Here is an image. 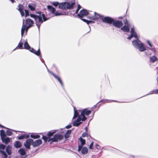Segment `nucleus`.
Masks as SVG:
<instances>
[{
    "label": "nucleus",
    "instance_id": "c9c22d12",
    "mask_svg": "<svg viewBox=\"0 0 158 158\" xmlns=\"http://www.w3.org/2000/svg\"><path fill=\"white\" fill-rule=\"evenodd\" d=\"M31 137L35 139H39L40 138V136L39 135H34L31 134Z\"/></svg>",
    "mask_w": 158,
    "mask_h": 158
},
{
    "label": "nucleus",
    "instance_id": "7ed1b4c3",
    "mask_svg": "<svg viewBox=\"0 0 158 158\" xmlns=\"http://www.w3.org/2000/svg\"><path fill=\"white\" fill-rule=\"evenodd\" d=\"M91 112V110H88L86 109H84L81 111V114L79 115L82 118L83 120L85 121L87 118H86L85 117V115H88Z\"/></svg>",
    "mask_w": 158,
    "mask_h": 158
},
{
    "label": "nucleus",
    "instance_id": "423d86ee",
    "mask_svg": "<svg viewBox=\"0 0 158 158\" xmlns=\"http://www.w3.org/2000/svg\"><path fill=\"white\" fill-rule=\"evenodd\" d=\"M84 121V120H83L82 118L79 115L76 121H74L73 125L74 126L77 127L82 123V121Z\"/></svg>",
    "mask_w": 158,
    "mask_h": 158
},
{
    "label": "nucleus",
    "instance_id": "f257e3e1",
    "mask_svg": "<svg viewBox=\"0 0 158 158\" xmlns=\"http://www.w3.org/2000/svg\"><path fill=\"white\" fill-rule=\"evenodd\" d=\"M130 32L131 35L127 37V39L130 40L133 37L136 38V40H133L132 42L134 47L138 49L140 52H143L145 50L146 47L143 44L139 39L135 31L134 27L131 28Z\"/></svg>",
    "mask_w": 158,
    "mask_h": 158
},
{
    "label": "nucleus",
    "instance_id": "ea45409f",
    "mask_svg": "<svg viewBox=\"0 0 158 158\" xmlns=\"http://www.w3.org/2000/svg\"><path fill=\"white\" fill-rule=\"evenodd\" d=\"M42 139L44 140L45 142H46L48 139H49V137L43 135L42 137Z\"/></svg>",
    "mask_w": 158,
    "mask_h": 158
},
{
    "label": "nucleus",
    "instance_id": "20e7f679",
    "mask_svg": "<svg viewBox=\"0 0 158 158\" xmlns=\"http://www.w3.org/2000/svg\"><path fill=\"white\" fill-rule=\"evenodd\" d=\"M63 138V136L61 135H55L53 138L49 139L48 141H52V142L57 141L58 140L61 139Z\"/></svg>",
    "mask_w": 158,
    "mask_h": 158
},
{
    "label": "nucleus",
    "instance_id": "6e6552de",
    "mask_svg": "<svg viewBox=\"0 0 158 158\" xmlns=\"http://www.w3.org/2000/svg\"><path fill=\"white\" fill-rule=\"evenodd\" d=\"M64 6L65 7V9H72L73 8L74 5L75 4V3L72 2L70 3L69 2H64Z\"/></svg>",
    "mask_w": 158,
    "mask_h": 158
},
{
    "label": "nucleus",
    "instance_id": "de8ad7c7",
    "mask_svg": "<svg viewBox=\"0 0 158 158\" xmlns=\"http://www.w3.org/2000/svg\"><path fill=\"white\" fill-rule=\"evenodd\" d=\"M55 16H58L62 15L63 14L61 13L56 12L54 13Z\"/></svg>",
    "mask_w": 158,
    "mask_h": 158
},
{
    "label": "nucleus",
    "instance_id": "ddd939ff",
    "mask_svg": "<svg viewBox=\"0 0 158 158\" xmlns=\"http://www.w3.org/2000/svg\"><path fill=\"white\" fill-rule=\"evenodd\" d=\"M113 24L114 26L118 28H120L123 25V23L122 21L118 20L115 21H113Z\"/></svg>",
    "mask_w": 158,
    "mask_h": 158
},
{
    "label": "nucleus",
    "instance_id": "a211bd4d",
    "mask_svg": "<svg viewBox=\"0 0 158 158\" xmlns=\"http://www.w3.org/2000/svg\"><path fill=\"white\" fill-rule=\"evenodd\" d=\"M49 72L51 73L54 77L57 80L60 82V84H61L62 86H63V83L60 79V78L58 76H57L56 74H55L54 73H52V72Z\"/></svg>",
    "mask_w": 158,
    "mask_h": 158
},
{
    "label": "nucleus",
    "instance_id": "4468645a",
    "mask_svg": "<svg viewBox=\"0 0 158 158\" xmlns=\"http://www.w3.org/2000/svg\"><path fill=\"white\" fill-rule=\"evenodd\" d=\"M18 10L20 12L22 16H23L25 15V13L23 11L24 7L21 5L19 4L18 6Z\"/></svg>",
    "mask_w": 158,
    "mask_h": 158
},
{
    "label": "nucleus",
    "instance_id": "b1692460",
    "mask_svg": "<svg viewBox=\"0 0 158 158\" xmlns=\"http://www.w3.org/2000/svg\"><path fill=\"white\" fill-rule=\"evenodd\" d=\"M32 50H33V51H32V52L34 53V54H35L36 55L38 56H39L40 57V58H41V56L40 55V49H39L37 52L34 49H32Z\"/></svg>",
    "mask_w": 158,
    "mask_h": 158
},
{
    "label": "nucleus",
    "instance_id": "58836bf2",
    "mask_svg": "<svg viewBox=\"0 0 158 158\" xmlns=\"http://www.w3.org/2000/svg\"><path fill=\"white\" fill-rule=\"evenodd\" d=\"M55 132V131L48 132L47 134V135L48 137H49V138H50L53 135Z\"/></svg>",
    "mask_w": 158,
    "mask_h": 158
},
{
    "label": "nucleus",
    "instance_id": "1a4fd4ad",
    "mask_svg": "<svg viewBox=\"0 0 158 158\" xmlns=\"http://www.w3.org/2000/svg\"><path fill=\"white\" fill-rule=\"evenodd\" d=\"M33 142V140L31 139H28L24 143V145L25 147L28 148L30 149V146L32 144Z\"/></svg>",
    "mask_w": 158,
    "mask_h": 158
},
{
    "label": "nucleus",
    "instance_id": "0eeeda50",
    "mask_svg": "<svg viewBox=\"0 0 158 158\" xmlns=\"http://www.w3.org/2000/svg\"><path fill=\"white\" fill-rule=\"evenodd\" d=\"M88 14L89 12L87 10L83 9L80 10L79 13L78 14L77 16L80 18H82L84 16H86Z\"/></svg>",
    "mask_w": 158,
    "mask_h": 158
},
{
    "label": "nucleus",
    "instance_id": "5701e85b",
    "mask_svg": "<svg viewBox=\"0 0 158 158\" xmlns=\"http://www.w3.org/2000/svg\"><path fill=\"white\" fill-rule=\"evenodd\" d=\"M2 141L5 143L6 144L10 142V139L8 137H5L2 139Z\"/></svg>",
    "mask_w": 158,
    "mask_h": 158
},
{
    "label": "nucleus",
    "instance_id": "f3484780",
    "mask_svg": "<svg viewBox=\"0 0 158 158\" xmlns=\"http://www.w3.org/2000/svg\"><path fill=\"white\" fill-rule=\"evenodd\" d=\"M42 143V141L40 139H37L32 142V145L34 147L40 145Z\"/></svg>",
    "mask_w": 158,
    "mask_h": 158
},
{
    "label": "nucleus",
    "instance_id": "f03ea898",
    "mask_svg": "<svg viewBox=\"0 0 158 158\" xmlns=\"http://www.w3.org/2000/svg\"><path fill=\"white\" fill-rule=\"evenodd\" d=\"M36 13L39 14V15H37L31 14L30 16L31 17L34 19L36 25L39 31L41 25L44 22L47 20L48 19L45 17L44 14H41V12H36Z\"/></svg>",
    "mask_w": 158,
    "mask_h": 158
},
{
    "label": "nucleus",
    "instance_id": "4c0bfd02",
    "mask_svg": "<svg viewBox=\"0 0 158 158\" xmlns=\"http://www.w3.org/2000/svg\"><path fill=\"white\" fill-rule=\"evenodd\" d=\"M5 147V145L0 144V152H1V151H2V150H4Z\"/></svg>",
    "mask_w": 158,
    "mask_h": 158
},
{
    "label": "nucleus",
    "instance_id": "c03bdc74",
    "mask_svg": "<svg viewBox=\"0 0 158 158\" xmlns=\"http://www.w3.org/2000/svg\"><path fill=\"white\" fill-rule=\"evenodd\" d=\"M88 134L86 132L83 133L82 134V136L83 137H84L86 136H87Z\"/></svg>",
    "mask_w": 158,
    "mask_h": 158
},
{
    "label": "nucleus",
    "instance_id": "052dcab7",
    "mask_svg": "<svg viewBox=\"0 0 158 158\" xmlns=\"http://www.w3.org/2000/svg\"><path fill=\"white\" fill-rule=\"evenodd\" d=\"M94 106V108H95L96 107V106Z\"/></svg>",
    "mask_w": 158,
    "mask_h": 158
},
{
    "label": "nucleus",
    "instance_id": "8fccbe9b",
    "mask_svg": "<svg viewBox=\"0 0 158 158\" xmlns=\"http://www.w3.org/2000/svg\"><path fill=\"white\" fill-rule=\"evenodd\" d=\"M147 43H148V44L151 47H152V44H151V42H150V41L149 40H147Z\"/></svg>",
    "mask_w": 158,
    "mask_h": 158
},
{
    "label": "nucleus",
    "instance_id": "37998d69",
    "mask_svg": "<svg viewBox=\"0 0 158 158\" xmlns=\"http://www.w3.org/2000/svg\"><path fill=\"white\" fill-rule=\"evenodd\" d=\"M151 92H152L153 94H158V89L156 90H153L151 91Z\"/></svg>",
    "mask_w": 158,
    "mask_h": 158
},
{
    "label": "nucleus",
    "instance_id": "4d7b16f0",
    "mask_svg": "<svg viewBox=\"0 0 158 158\" xmlns=\"http://www.w3.org/2000/svg\"><path fill=\"white\" fill-rule=\"evenodd\" d=\"M79 10V9H77L76 10V14H77V13H78V12Z\"/></svg>",
    "mask_w": 158,
    "mask_h": 158
},
{
    "label": "nucleus",
    "instance_id": "a19ab883",
    "mask_svg": "<svg viewBox=\"0 0 158 158\" xmlns=\"http://www.w3.org/2000/svg\"><path fill=\"white\" fill-rule=\"evenodd\" d=\"M25 16L26 17H27L29 15V12L28 10H25Z\"/></svg>",
    "mask_w": 158,
    "mask_h": 158
},
{
    "label": "nucleus",
    "instance_id": "13d9d810",
    "mask_svg": "<svg viewBox=\"0 0 158 158\" xmlns=\"http://www.w3.org/2000/svg\"><path fill=\"white\" fill-rule=\"evenodd\" d=\"M0 127H1L3 128H5V127L1 125V124H0Z\"/></svg>",
    "mask_w": 158,
    "mask_h": 158
},
{
    "label": "nucleus",
    "instance_id": "4be33fe9",
    "mask_svg": "<svg viewBox=\"0 0 158 158\" xmlns=\"http://www.w3.org/2000/svg\"><path fill=\"white\" fill-rule=\"evenodd\" d=\"M158 60L156 56H152L150 58V61L152 63H154L157 61Z\"/></svg>",
    "mask_w": 158,
    "mask_h": 158
},
{
    "label": "nucleus",
    "instance_id": "473e14b6",
    "mask_svg": "<svg viewBox=\"0 0 158 158\" xmlns=\"http://www.w3.org/2000/svg\"><path fill=\"white\" fill-rule=\"evenodd\" d=\"M74 116L73 117V119H74L76 117H77L78 116V115L79 113L78 112V111L75 110V107H74Z\"/></svg>",
    "mask_w": 158,
    "mask_h": 158
},
{
    "label": "nucleus",
    "instance_id": "2f4dec72",
    "mask_svg": "<svg viewBox=\"0 0 158 158\" xmlns=\"http://www.w3.org/2000/svg\"><path fill=\"white\" fill-rule=\"evenodd\" d=\"M0 135L2 139L6 137L5 133L4 130H2L0 131Z\"/></svg>",
    "mask_w": 158,
    "mask_h": 158
},
{
    "label": "nucleus",
    "instance_id": "39448f33",
    "mask_svg": "<svg viewBox=\"0 0 158 158\" xmlns=\"http://www.w3.org/2000/svg\"><path fill=\"white\" fill-rule=\"evenodd\" d=\"M124 22L125 25L121 28V30L124 31L128 32L130 31V27L131 26L127 22L126 19L124 20Z\"/></svg>",
    "mask_w": 158,
    "mask_h": 158
},
{
    "label": "nucleus",
    "instance_id": "393cba45",
    "mask_svg": "<svg viewBox=\"0 0 158 158\" xmlns=\"http://www.w3.org/2000/svg\"><path fill=\"white\" fill-rule=\"evenodd\" d=\"M14 146L16 148H19L21 147L22 143L20 141H17L14 143Z\"/></svg>",
    "mask_w": 158,
    "mask_h": 158
},
{
    "label": "nucleus",
    "instance_id": "aec40b11",
    "mask_svg": "<svg viewBox=\"0 0 158 158\" xmlns=\"http://www.w3.org/2000/svg\"><path fill=\"white\" fill-rule=\"evenodd\" d=\"M28 7L32 11H34L36 8V6L35 4H29L28 5Z\"/></svg>",
    "mask_w": 158,
    "mask_h": 158
},
{
    "label": "nucleus",
    "instance_id": "680f3d73",
    "mask_svg": "<svg viewBox=\"0 0 158 158\" xmlns=\"http://www.w3.org/2000/svg\"><path fill=\"white\" fill-rule=\"evenodd\" d=\"M89 29H90V26H89Z\"/></svg>",
    "mask_w": 158,
    "mask_h": 158
},
{
    "label": "nucleus",
    "instance_id": "864d4df0",
    "mask_svg": "<svg viewBox=\"0 0 158 158\" xmlns=\"http://www.w3.org/2000/svg\"><path fill=\"white\" fill-rule=\"evenodd\" d=\"M81 8V6L79 4H78V5L77 9H78L79 10H80Z\"/></svg>",
    "mask_w": 158,
    "mask_h": 158
},
{
    "label": "nucleus",
    "instance_id": "f8f14e48",
    "mask_svg": "<svg viewBox=\"0 0 158 158\" xmlns=\"http://www.w3.org/2000/svg\"><path fill=\"white\" fill-rule=\"evenodd\" d=\"M79 140L81 142V144L78 145V152H79L81 151V148H82L83 145L85 144V140L82 139L81 137L79 139Z\"/></svg>",
    "mask_w": 158,
    "mask_h": 158
},
{
    "label": "nucleus",
    "instance_id": "a878e982",
    "mask_svg": "<svg viewBox=\"0 0 158 158\" xmlns=\"http://www.w3.org/2000/svg\"><path fill=\"white\" fill-rule=\"evenodd\" d=\"M18 153L21 156H24L25 154L26 151L25 150L21 148L18 151Z\"/></svg>",
    "mask_w": 158,
    "mask_h": 158
},
{
    "label": "nucleus",
    "instance_id": "9b49d317",
    "mask_svg": "<svg viewBox=\"0 0 158 158\" xmlns=\"http://www.w3.org/2000/svg\"><path fill=\"white\" fill-rule=\"evenodd\" d=\"M24 20H23V22H24ZM24 23H23V25L22 26L21 31V35L22 36L23 35L24 32L25 30H26V33L27 32V31L28 29L30 27H29V26H26V25H24Z\"/></svg>",
    "mask_w": 158,
    "mask_h": 158
},
{
    "label": "nucleus",
    "instance_id": "09e8293b",
    "mask_svg": "<svg viewBox=\"0 0 158 158\" xmlns=\"http://www.w3.org/2000/svg\"><path fill=\"white\" fill-rule=\"evenodd\" d=\"M58 4V3L57 2H55L53 3V5L56 6H57Z\"/></svg>",
    "mask_w": 158,
    "mask_h": 158
},
{
    "label": "nucleus",
    "instance_id": "603ef678",
    "mask_svg": "<svg viewBox=\"0 0 158 158\" xmlns=\"http://www.w3.org/2000/svg\"><path fill=\"white\" fill-rule=\"evenodd\" d=\"M96 148L97 149H98L99 148V146L97 144L96 146Z\"/></svg>",
    "mask_w": 158,
    "mask_h": 158
},
{
    "label": "nucleus",
    "instance_id": "c85d7f7f",
    "mask_svg": "<svg viewBox=\"0 0 158 158\" xmlns=\"http://www.w3.org/2000/svg\"><path fill=\"white\" fill-rule=\"evenodd\" d=\"M24 48L26 49H29L31 48L30 46L29 45L27 41L25 42L24 44Z\"/></svg>",
    "mask_w": 158,
    "mask_h": 158
},
{
    "label": "nucleus",
    "instance_id": "f704fd0d",
    "mask_svg": "<svg viewBox=\"0 0 158 158\" xmlns=\"http://www.w3.org/2000/svg\"><path fill=\"white\" fill-rule=\"evenodd\" d=\"M1 153L2 155V158H7V155L4 151H1Z\"/></svg>",
    "mask_w": 158,
    "mask_h": 158
},
{
    "label": "nucleus",
    "instance_id": "bf43d9fd",
    "mask_svg": "<svg viewBox=\"0 0 158 158\" xmlns=\"http://www.w3.org/2000/svg\"><path fill=\"white\" fill-rule=\"evenodd\" d=\"M153 94V93L152 92H151V91L148 94Z\"/></svg>",
    "mask_w": 158,
    "mask_h": 158
},
{
    "label": "nucleus",
    "instance_id": "79ce46f5",
    "mask_svg": "<svg viewBox=\"0 0 158 158\" xmlns=\"http://www.w3.org/2000/svg\"><path fill=\"white\" fill-rule=\"evenodd\" d=\"M12 133L10 131H7L6 132V135H8L10 136L12 135Z\"/></svg>",
    "mask_w": 158,
    "mask_h": 158
},
{
    "label": "nucleus",
    "instance_id": "5fc2aeb1",
    "mask_svg": "<svg viewBox=\"0 0 158 158\" xmlns=\"http://www.w3.org/2000/svg\"><path fill=\"white\" fill-rule=\"evenodd\" d=\"M32 49H33V48H30V49H29V51H30V52H32V51H33V50H32Z\"/></svg>",
    "mask_w": 158,
    "mask_h": 158
},
{
    "label": "nucleus",
    "instance_id": "6e6d98bb",
    "mask_svg": "<svg viewBox=\"0 0 158 158\" xmlns=\"http://www.w3.org/2000/svg\"><path fill=\"white\" fill-rule=\"evenodd\" d=\"M12 3H13L15 2V0H9Z\"/></svg>",
    "mask_w": 158,
    "mask_h": 158
},
{
    "label": "nucleus",
    "instance_id": "dca6fc26",
    "mask_svg": "<svg viewBox=\"0 0 158 158\" xmlns=\"http://www.w3.org/2000/svg\"><path fill=\"white\" fill-rule=\"evenodd\" d=\"M101 17V16L98 14H97L96 12H94V16L92 17H89L88 18L94 20L98 19Z\"/></svg>",
    "mask_w": 158,
    "mask_h": 158
},
{
    "label": "nucleus",
    "instance_id": "a18cd8bd",
    "mask_svg": "<svg viewBox=\"0 0 158 158\" xmlns=\"http://www.w3.org/2000/svg\"><path fill=\"white\" fill-rule=\"evenodd\" d=\"M93 142H92L90 144V145L89 146V148L91 149H92L93 148Z\"/></svg>",
    "mask_w": 158,
    "mask_h": 158
},
{
    "label": "nucleus",
    "instance_id": "bb28decb",
    "mask_svg": "<svg viewBox=\"0 0 158 158\" xmlns=\"http://www.w3.org/2000/svg\"><path fill=\"white\" fill-rule=\"evenodd\" d=\"M47 7L48 9L52 13H54L55 9L54 8L50 5L48 6Z\"/></svg>",
    "mask_w": 158,
    "mask_h": 158
},
{
    "label": "nucleus",
    "instance_id": "9d476101",
    "mask_svg": "<svg viewBox=\"0 0 158 158\" xmlns=\"http://www.w3.org/2000/svg\"><path fill=\"white\" fill-rule=\"evenodd\" d=\"M103 22L104 23L111 24L113 22L114 20L111 18L108 17H105L102 19Z\"/></svg>",
    "mask_w": 158,
    "mask_h": 158
},
{
    "label": "nucleus",
    "instance_id": "c756f323",
    "mask_svg": "<svg viewBox=\"0 0 158 158\" xmlns=\"http://www.w3.org/2000/svg\"><path fill=\"white\" fill-rule=\"evenodd\" d=\"M23 43L21 42H20L18 46L16 47V49H18V48H19V49H23Z\"/></svg>",
    "mask_w": 158,
    "mask_h": 158
},
{
    "label": "nucleus",
    "instance_id": "2eb2a0df",
    "mask_svg": "<svg viewBox=\"0 0 158 158\" xmlns=\"http://www.w3.org/2000/svg\"><path fill=\"white\" fill-rule=\"evenodd\" d=\"M26 22L27 26H29V27H31L34 23L33 21L29 18L27 19Z\"/></svg>",
    "mask_w": 158,
    "mask_h": 158
},
{
    "label": "nucleus",
    "instance_id": "412c9836",
    "mask_svg": "<svg viewBox=\"0 0 158 158\" xmlns=\"http://www.w3.org/2000/svg\"><path fill=\"white\" fill-rule=\"evenodd\" d=\"M12 147L10 145L8 146L6 148V151L8 155H10L11 154Z\"/></svg>",
    "mask_w": 158,
    "mask_h": 158
},
{
    "label": "nucleus",
    "instance_id": "cd10ccee",
    "mask_svg": "<svg viewBox=\"0 0 158 158\" xmlns=\"http://www.w3.org/2000/svg\"><path fill=\"white\" fill-rule=\"evenodd\" d=\"M71 131V130H68L67 132L65 133L64 136L65 139L68 138L70 134Z\"/></svg>",
    "mask_w": 158,
    "mask_h": 158
},
{
    "label": "nucleus",
    "instance_id": "49530a36",
    "mask_svg": "<svg viewBox=\"0 0 158 158\" xmlns=\"http://www.w3.org/2000/svg\"><path fill=\"white\" fill-rule=\"evenodd\" d=\"M112 101H114V100H104V102L105 103L106 102H111Z\"/></svg>",
    "mask_w": 158,
    "mask_h": 158
},
{
    "label": "nucleus",
    "instance_id": "6ab92c4d",
    "mask_svg": "<svg viewBox=\"0 0 158 158\" xmlns=\"http://www.w3.org/2000/svg\"><path fill=\"white\" fill-rule=\"evenodd\" d=\"M81 153L83 155H86L88 152V149L86 147H82L81 148Z\"/></svg>",
    "mask_w": 158,
    "mask_h": 158
},
{
    "label": "nucleus",
    "instance_id": "72a5a7b5",
    "mask_svg": "<svg viewBox=\"0 0 158 158\" xmlns=\"http://www.w3.org/2000/svg\"><path fill=\"white\" fill-rule=\"evenodd\" d=\"M81 19L83 21L85 22L86 23L88 24H89L90 23H94V22L93 21H90V20H88L85 19Z\"/></svg>",
    "mask_w": 158,
    "mask_h": 158
},
{
    "label": "nucleus",
    "instance_id": "e433bc0d",
    "mask_svg": "<svg viewBox=\"0 0 158 158\" xmlns=\"http://www.w3.org/2000/svg\"><path fill=\"white\" fill-rule=\"evenodd\" d=\"M59 7L60 9H65L64 2L61 3L59 4Z\"/></svg>",
    "mask_w": 158,
    "mask_h": 158
},
{
    "label": "nucleus",
    "instance_id": "3c124183",
    "mask_svg": "<svg viewBox=\"0 0 158 158\" xmlns=\"http://www.w3.org/2000/svg\"><path fill=\"white\" fill-rule=\"evenodd\" d=\"M71 127H72L71 125H68L66 127V128L67 129H69V128H71Z\"/></svg>",
    "mask_w": 158,
    "mask_h": 158
},
{
    "label": "nucleus",
    "instance_id": "7c9ffc66",
    "mask_svg": "<svg viewBox=\"0 0 158 158\" xmlns=\"http://www.w3.org/2000/svg\"><path fill=\"white\" fill-rule=\"evenodd\" d=\"M29 135H27L26 134L23 135L19 137L18 138L19 139H22L24 138H27L29 137Z\"/></svg>",
    "mask_w": 158,
    "mask_h": 158
}]
</instances>
